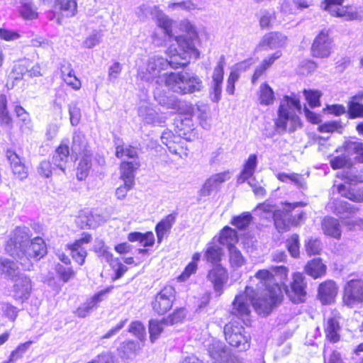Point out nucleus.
Instances as JSON below:
<instances>
[{"mask_svg": "<svg viewBox=\"0 0 363 363\" xmlns=\"http://www.w3.org/2000/svg\"><path fill=\"white\" fill-rule=\"evenodd\" d=\"M185 34L175 38L176 45L172 44L168 49L169 59L154 56L148 60L145 68L138 70V76L143 80L152 81L156 79L157 84H164V76L170 73L165 72L169 67L178 68L186 65L191 59H198L199 52L195 47L198 34L195 27L189 22L182 24Z\"/></svg>", "mask_w": 363, "mask_h": 363, "instance_id": "obj_1", "label": "nucleus"}, {"mask_svg": "<svg viewBox=\"0 0 363 363\" xmlns=\"http://www.w3.org/2000/svg\"><path fill=\"white\" fill-rule=\"evenodd\" d=\"M263 291L258 293L252 286H246L245 292L235 296L233 303L232 313L235 315H247L250 312L252 305L259 315H267L281 302L283 291H286L278 284L274 282V275L267 269L259 270L255 275Z\"/></svg>", "mask_w": 363, "mask_h": 363, "instance_id": "obj_2", "label": "nucleus"}, {"mask_svg": "<svg viewBox=\"0 0 363 363\" xmlns=\"http://www.w3.org/2000/svg\"><path fill=\"white\" fill-rule=\"evenodd\" d=\"M296 111H301L298 99L294 95L284 96L281 101L278 117L275 122L279 130L292 132L301 127V121L296 114Z\"/></svg>", "mask_w": 363, "mask_h": 363, "instance_id": "obj_3", "label": "nucleus"}, {"mask_svg": "<svg viewBox=\"0 0 363 363\" xmlns=\"http://www.w3.org/2000/svg\"><path fill=\"white\" fill-rule=\"evenodd\" d=\"M164 85L174 92L183 94L199 92L203 88L200 77L187 72H170L164 76Z\"/></svg>", "mask_w": 363, "mask_h": 363, "instance_id": "obj_4", "label": "nucleus"}, {"mask_svg": "<svg viewBox=\"0 0 363 363\" xmlns=\"http://www.w3.org/2000/svg\"><path fill=\"white\" fill-rule=\"evenodd\" d=\"M302 203H286L283 211L276 210L274 206L269 203L258 205L256 211H261L260 215H269L274 221V225L279 232L286 231L289 228L290 219L288 217L289 212L294 208L301 206ZM268 218L267 216H265Z\"/></svg>", "mask_w": 363, "mask_h": 363, "instance_id": "obj_5", "label": "nucleus"}, {"mask_svg": "<svg viewBox=\"0 0 363 363\" xmlns=\"http://www.w3.org/2000/svg\"><path fill=\"white\" fill-rule=\"evenodd\" d=\"M30 230L28 227H18L6 246V252L15 259H22L20 250L27 247L30 242Z\"/></svg>", "mask_w": 363, "mask_h": 363, "instance_id": "obj_6", "label": "nucleus"}, {"mask_svg": "<svg viewBox=\"0 0 363 363\" xmlns=\"http://www.w3.org/2000/svg\"><path fill=\"white\" fill-rule=\"evenodd\" d=\"M225 340L228 343L240 351L249 348V338L245 335V328L237 322H232L226 324L224 328Z\"/></svg>", "mask_w": 363, "mask_h": 363, "instance_id": "obj_7", "label": "nucleus"}, {"mask_svg": "<svg viewBox=\"0 0 363 363\" xmlns=\"http://www.w3.org/2000/svg\"><path fill=\"white\" fill-rule=\"evenodd\" d=\"M22 259H18L20 264L27 270H30L31 264L28 262L30 258L39 259L47 254L46 245L43 238L36 237L31 240L27 247L20 250Z\"/></svg>", "mask_w": 363, "mask_h": 363, "instance_id": "obj_8", "label": "nucleus"}, {"mask_svg": "<svg viewBox=\"0 0 363 363\" xmlns=\"http://www.w3.org/2000/svg\"><path fill=\"white\" fill-rule=\"evenodd\" d=\"M343 303L350 308L357 307L363 304V280L352 279L348 281L343 293Z\"/></svg>", "mask_w": 363, "mask_h": 363, "instance_id": "obj_9", "label": "nucleus"}, {"mask_svg": "<svg viewBox=\"0 0 363 363\" xmlns=\"http://www.w3.org/2000/svg\"><path fill=\"white\" fill-rule=\"evenodd\" d=\"M343 0H324L323 3V9L327 11L331 16L343 18L345 20H357L361 16L351 6H342Z\"/></svg>", "mask_w": 363, "mask_h": 363, "instance_id": "obj_10", "label": "nucleus"}, {"mask_svg": "<svg viewBox=\"0 0 363 363\" xmlns=\"http://www.w3.org/2000/svg\"><path fill=\"white\" fill-rule=\"evenodd\" d=\"M225 65V57L224 56H221L212 72L211 82L210 84V95L211 101L213 102H218L221 98Z\"/></svg>", "mask_w": 363, "mask_h": 363, "instance_id": "obj_11", "label": "nucleus"}, {"mask_svg": "<svg viewBox=\"0 0 363 363\" xmlns=\"http://www.w3.org/2000/svg\"><path fill=\"white\" fill-rule=\"evenodd\" d=\"M231 177L230 171H225L220 173L212 174L203 183L202 187L199 191V199L211 195L214 192H217L221 185L228 181Z\"/></svg>", "mask_w": 363, "mask_h": 363, "instance_id": "obj_12", "label": "nucleus"}, {"mask_svg": "<svg viewBox=\"0 0 363 363\" xmlns=\"http://www.w3.org/2000/svg\"><path fill=\"white\" fill-rule=\"evenodd\" d=\"M333 46V40L328 31L323 30L315 38L311 45L312 55L319 58L328 57L332 52Z\"/></svg>", "mask_w": 363, "mask_h": 363, "instance_id": "obj_13", "label": "nucleus"}, {"mask_svg": "<svg viewBox=\"0 0 363 363\" xmlns=\"http://www.w3.org/2000/svg\"><path fill=\"white\" fill-rule=\"evenodd\" d=\"M207 280L211 282L217 296L223 292L224 286L228 281V273L225 267L220 264H214L206 276Z\"/></svg>", "mask_w": 363, "mask_h": 363, "instance_id": "obj_14", "label": "nucleus"}, {"mask_svg": "<svg viewBox=\"0 0 363 363\" xmlns=\"http://www.w3.org/2000/svg\"><path fill=\"white\" fill-rule=\"evenodd\" d=\"M12 281H13L11 289L13 298L21 303L27 301L32 291L30 279L28 276L21 274Z\"/></svg>", "mask_w": 363, "mask_h": 363, "instance_id": "obj_15", "label": "nucleus"}, {"mask_svg": "<svg viewBox=\"0 0 363 363\" xmlns=\"http://www.w3.org/2000/svg\"><path fill=\"white\" fill-rule=\"evenodd\" d=\"M175 289L172 286H164L155 296L152 308L159 314H164L172 306Z\"/></svg>", "mask_w": 363, "mask_h": 363, "instance_id": "obj_16", "label": "nucleus"}, {"mask_svg": "<svg viewBox=\"0 0 363 363\" xmlns=\"http://www.w3.org/2000/svg\"><path fill=\"white\" fill-rule=\"evenodd\" d=\"M340 315L337 311H333L330 315L325 318L324 332L326 339L330 342L336 343L340 340Z\"/></svg>", "mask_w": 363, "mask_h": 363, "instance_id": "obj_17", "label": "nucleus"}, {"mask_svg": "<svg viewBox=\"0 0 363 363\" xmlns=\"http://www.w3.org/2000/svg\"><path fill=\"white\" fill-rule=\"evenodd\" d=\"M91 240V235L84 233L81 238L75 240L72 244L67 245V248L70 250L72 257L79 265L84 264L87 256V252L84 245L89 243Z\"/></svg>", "mask_w": 363, "mask_h": 363, "instance_id": "obj_18", "label": "nucleus"}, {"mask_svg": "<svg viewBox=\"0 0 363 363\" xmlns=\"http://www.w3.org/2000/svg\"><path fill=\"white\" fill-rule=\"evenodd\" d=\"M156 22L157 24V26L159 28L161 29L162 33H163V38L162 40H160L157 37L158 33H155V39L154 42L157 45H162L163 43H164L167 40L172 41L173 40V35H172V20L165 14H164L162 12H158L156 16ZM175 37L174 38V40L175 41Z\"/></svg>", "mask_w": 363, "mask_h": 363, "instance_id": "obj_19", "label": "nucleus"}, {"mask_svg": "<svg viewBox=\"0 0 363 363\" xmlns=\"http://www.w3.org/2000/svg\"><path fill=\"white\" fill-rule=\"evenodd\" d=\"M338 287L333 280H327L321 283L318 289V297L324 304H331L337 296Z\"/></svg>", "mask_w": 363, "mask_h": 363, "instance_id": "obj_20", "label": "nucleus"}, {"mask_svg": "<svg viewBox=\"0 0 363 363\" xmlns=\"http://www.w3.org/2000/svg\"><path fill=\"white\" fill-rule=\"evenodd\" d=\"M306 286L304 276L301 273L294 274L291 285V292L294 295L289 294L293 302L298 303L304 301L306 295Z\"/></svg>", "mask_w": 363, "mask_h": 363, "instance_id": "obj_21", "label": "nucleus"}, {"mask_svg": "<svg viewBox=\"0 0 363 363\" xmlns=\"http://www.w3.org/2000/svg\"><path fill=\"white\" fill-rule=\"evenodd\" d=\"M287 43V37L279 32H271L263 36L259 45L266 49L284 48Z\"/></svg>", "mask_w": 363, "mask_h": 363, "instance_id": "obj_22", "label": "nucleus"}, {"mask_svg": "<svg viewBox=\"0 0 363 363\" xmlns=\"http://www.w3.org/2000/svg\"><path fill=\"white\" fill-rule=\"evenodd\" d=\"M190 117L188 113L186 116H179L175 121L177 134L187 140H191L194 136V124Z\"/></svg>", "mask_w": 363, "mask_h": 363, "instance_id": "obj_23", "label": "nucleus"}, {"mask_svg": "<svg viewBox=\"0 0 363 363\" xmlns=\"http://www.w3.org/2000/svg\"><path fill=\"white\" fill-rule=\"evenodd\" d=\"M143 347L134 340H127L122 342L118 348L120 357L124 361L133 360Z\"/></svg>", "mask_w": 363, "mask_h": 363, "instance_id": "obj_24", "label": "nucleus"}, {"mask_svg": "<svg viewBox=\"0 0 363 363\" xmlns=\"http://www.w3.org/2000/svg\"><path fill=\"white\" fill-rule=\"evenodd\" d=\"M138 116L147 124H160L164 123L166 117L158 113L155 109L148 106H141L138 109Z\"/></svg>", "mask_w": 363, "mask_h": 363, "instance_id": "obj_25", "label": "nucleus"}, {"mask_svg": "<svg viewBox=\"0 0 363 363\" xmlns=\"http://www.w3.org/2000/svg\"><path fill=\"white\" fill-rule=\"evenodd\" d=\"M187 111H189V115L190 116H196L198 118L201 125L203 128H209L210 124L208 121L210 120V110L207 105H196V107L193 106H189L187 107Z\"/></svg>", "mask_w": 363, "mask_h": 363, "instance_id": "obj_26", "label": "nucleus"}, {"mask_svg": "<svg viewBox=\"0 0 363 363\" xmlns=\"http://www.w3.org/2000/svg\"><path fill=\"white\" fill-rule=\"evenodd\" d=\"M69 150L67 142L62 141L56 149L52 157V162L63 172L65 171L66 164L69 160Z\"/></svg>", "mask_w": 363, "mask_h": 363, "instance_id": "obj_27", "label": "nucleus"}, {"mask_svg": "<svg viewBox=\"0 0 363 363\" xmlns=\"http://www.w3.org/2000/svg\"><path fill=\"white\" fill-rule=\"evenodd\" d=\"M208 351L211 357L218 363L222 362L228 356V352L224 344L215 339L211 340L208 345Z\"/></svg>", "mask_w": 363, "mask_h": 363, "instance_id": "obj_28", "label": "nucleus"}, {"mask_svg": "<svg viewBox=\"0 0 363 363\" xmlns=\"http://www.w3.org/2000/svg\"><path fill=\"white\" fill-rule=\"evenodd\" d=\"M140 167V163L136 161L123 162L120 167V178L125 183L135 184V171Z\"/></svg>", "mask_w": 363, "mask_h": 363, "instance_id": "obj_29", "label": "nucleus"}, {"mask_svg": "<svg viewBox=\"0 0 363 363\" xmlns=\"http://www.w3.org/2000/svg\"><path fill=\"white\" fill-rule=\"evenodd\" d=\"M322 230L325 235L340 239L342 231L340 224L337 219L333 217H326L322 221Z\"/></svg>", "mask_w": 363, "mask_h": 363, "instance_id": "obj_30", "label": "nucleus"}, {"mask_svg": "<svg viewBox=\"0 0 363 363\" xmlns=\"http://www.w3.org/2000/svg\"><path fill=\"white\" fill-rule=\"evenodd\" d=\"M257 165V157L255 154L250 155L244 164L243 169L241 171L238 182L241 184L246 181L252 179V176Z\"/></svg>", "mask_w": 363, "mask_h": 363, "instance_id": "obj_31", "label": "nucleus"}, {"mask_svg": "<svg viewBox=\"0 0 363 363\" xmlns=\"http://www.w3.org/2000/svg\"><path fill=\"white\" fill-rule=\"evenodd\" d=\"M7 157L10 162L13 173L21 180L26 178L28 176L27 169L17 154L13 152H8Z\"/></svg>", "mask_w": 363, "mask_h": 363, "instance_id": "obj_32", "label": "nucleus"}, {"mask_svg": "<svg viewBox=\"0 0 363 363\" xmlns=\"http://www.w3.org/2000/svg\"><path fill=\"white\" fill-rule=\"evenodd\" d=\"M305 272L313 278L318 279L325 274L326 266L322 263L320 258L313 259L306 264Z\"/></svg>", "mask_w": 363, "mask_h": 363, "instance_id": "obj_33", "label": "nucleus"}, {"mask_svg": "<svg viewBox=\"0 0 363 363\" xmlns=\"http://www.w3.org/2000/svg\"><path fill=\"white\" fill-rule=\"evenodd\" d=\"M281 52L280 50L276 51L274 54L264 58L262 63L256 68L254 74L252 76V83L255 82L262 75V74L269 69L273 63L281 56Z\"/></svg>", "mask_w": 363, "mask_h": 363, "instance_id": "obj_34", "label": "nucleus"}, {"mask_svg": "<svg viewBox=\"0 0 363 363\" xmlns=\"http://www.w3.org/2000/svg\"><path fill=\"white\" fill-rule=\"evenodd\" d=\"M72 150L77 155L90 152L87 147V142L85 135L82 132L79 130L74 132Z\"/></svg>", "mask_w": 363, "mask_h": 363, "instance_id": "obj_35", "label": "nucleus"}, {"mask_svg": "<svg viewBox=\"0 0 363 363\" xmlns=\"http://www.w3.org/2000/svg\"><path fill=\"white\" fill-rule=\"evenodd\" d=\"M0 273L11 280L21 274L16 264L6 258L0 259Z\"/></svg>", "mask_w": 363, "mask_h": 363, "instance_id": "obj_36", "label": "nucleus"}, {"mask_svg": "<svg viewBox=\"0 0 363 363\" xmlns=\"http://www.w3.org/2000/svg\"><path fill=\"white\" fill-rule=\"evenodd\" d=\"M77 4L75 0H60L54 5L55 11H59L62 16L71 17L77 12Z\"/></svg>", "mask_w": 363, "mask_h": 363, "instance_id": "obj_37", "label": "nucleus"}, {"mask_svg": "<svg viewBox=\"0 0 363 363\" xmlns=\"http://www.w3.org/2000/svg\"><path fill=\"white\" fill-rule=\"evenodd\" d=\"M19 12L26 20H33L38 16V9L30 0H22L21 1Z\"/></svg>", "mask_w": 363, "mask_h": 363, "instance_id": "obj_38", "label": "nucleus"}, {"mask_svg": "<svg viewBox=\"0 0 363 363\" xmlns=\"http://www.w3.org/2000/svg\"><path fill=\"white\" fill-rule=\"evenodd\" d=\"M223 255V249L216 244H210L207 246L204 257L207 262L213 264H220Z\"/></svg>", "mask_w": 363, "mask_h": 363, "instance_id": "obj_39", "label": "nucleus"}, {"mask_svg": "<svg viewBox=\"0 0 363 363\" xmlns=\"http://www.w3.org/2000/svg\"><path fill=\"white\" fill-rule=\"evenodd\" d=\"M175 222V216L173 214H169L165 218L162 220L155 228L158 242H160L164 235L170 230L172 225Z\"/></svg>", "mask_w": 363, "mask_h": 363, "instance_id": "obj_40", "label": "nucleus"}, {"mask_svg": "<svg viewBox=\"0 0 363 363\" xmlns=\"http://www.w3.org/2000/svg\"><path fill=\"white\" fill-rule=\"evenodd\" d=\"M228 258L230 266L234 270L240 269L246 263V259L235 247H230L228 250Z\"/></svg>", "mask_w": 363, "mask_h": 363, "instance_id": "obj_41", "label": "nucleus"}, {"mask_svg": "<svg viewBox=\"0 0 363 363\" xmlns=\"http://www.w3.org/2000/svg\"><path fill=\"white\" fill-rule=\"evenodd\" d=\"M274 94L273 89L267 83H263L259 89L258 99L264 106H269L274 103Z\"/></svg>", "mask_w": 363, "mask_h": 363, "instance_id": "obj_42", "label": "nucleus"}, {"mask_svg": "<svg viewBox=\"0 0 363 363\" xmlns=\"http://www.w3.org/2000/svg\"><path fill=\"white\" fill-rule=\"evenodd\" d=\"M238 238L237 233L235 230L225 227L223 229L218 241L223 245H226L230 249V247H235V244L238 242Z\"/></svg>", "mask_w": 363, "mask_h": 363, "instance_id": "obj_43", "label": "nucleus"}, {"mask_svg": "<svg viewBox=\"0 0 363 363\" xmlns=\"http://www.w3.org/2000/svg\"><path fill=\"white\" fill-rule=\"evenodd\" d=\"M93 250L102 260H105L107 262L113 261V254L109 251L108 247L106 245L104 240L96 239L94 242Z\"/></svg>", "mask_w": 363, "mask_h": 363, "instance_id": "obj_44", "label": "nucleus"}, {"mask_svg": "<svg viewBox=\"0 0 363 363\" xmlns=\"http://www.w3.org/2000/svg\"><path fill=\"white\" fill-rule=\"evenodd\" d=\"M84 157L81 159L77 167V177L79 180L84 179L89 172L91 168V153H84Z\"/></svg>", "mask_w": 363, "mask_h": 363, "instance_id": "obj_45", "label": "nucleus"}, {"mask_svg": "<svg viewBox=\"0 0 363 363\" xmlns=\"http://www.w3.org/2000/svg\"><path fill=\"white\" fill-rule=\"evenodd\" d=\"M164 325H167L165 320L162 321L151 320L149 323V333L151 342L154 343L158 339L161 333L163 331Z\"/></svg>", "mask_w": 363, "mask_h": 363, "instance_id": "obj_46", "label": "nucleus"}, {"mask_svg": "<svg viewBox=\"0 0 363 363\" xmlns=\"http://www.w3.org/2000/svg\"><path fill=\"white\" fill-rule=\"evenodd\" d=\"M111 289L112 287H108L100 291L88 299L84 305L89 311H91L94 308L98 306L99 303L104 300V296L108 294Z\"/></svg>", "mask_w": 363, "mask_h": 363, "instance_id": "obj_47", "label": "nucleus"}, {"mask_svg": "<svg viewBox=\"0 0 363 363\" xmlns=\"http://www.w3.org/2000/svg\"><path fill=\"white\" fill-rule=\"evenodd\" d=\"M7 101L5 95H0V124L10 128L11 126V118L6 108Z\"/></svg>", "mask_w": 363, "mask_h": 363, "instance_id": "obj_48", "label": "nucleus"}, {"mask_svg": "<svg viewBox=\"0 0 363 363\" xmlns=\"http://www.w3.org/2000/svg\"><path fill=\"white\" fill-rule=\"evenodd\" d=\"M128 332L136 337L140 341L143 342L146 338V330L143 324L138 320L130 323Z\"/></svg>", "mask_w": 363, "mask_h": 363, "instance_id": "obj_49", "label": "nucleus"}, {"mask_svg": "<svg viewBox=\"0 0 363 363\" xmlns=\"http://www.w3.org/2000/svg\"><path fill=\"white\" fill-rule=\"evenodd\" d=\"M305 247L308 255H319L322 250V244L318 238H311L306 241Z\"/></svg>", "mask_w": 363, "mask_h": 363, "instance_id": "obj_50", "label": "nucleus"}, {"mask_svg": "<svg viewBox=\"0 0 363 363\" xmlns=\"http://www.w3.org/2000/svg\"><path fill=\"white\" fill-rule=\"evenodd\" d=\"M338 191L339 193L349 199L350 200L354 201V202H362L363 201V190H358L356 191H345V186L340 185L338 186Z\"/></svg>", "mask_w": 363, "mask_h": 363, "instance_id": "obj_51", "label": "nucleus"}, {"mask_svg": "<svg viewBox=\"0 0 363 363\" xmlns=\"http://www.w3.org/2000/svg\"><path fill=\"white\" fill-rule=\"evenodd\" d=\"M79 220L81 221V227L84 228H96V223L94 220V214L89 211H82L79 213Z\"/></svg>", "mask_w": 363, "mask_h": 363, "instance_id": "obj_52", "label": "nucleus"}, {"mask_svg": "<svg viewBox=\"0 0 363 363\" xmlns=\"http://www.w3.org/2000/svg\"><path fill=\"white\" fill-rule=\"evenodd\" d=\"M55 270L60 278L64 282H67L69 279H73L76 275V272L72 269V268L65 267L60 264L56 265Z\"/></svg>", "mask_w": 363, "mask_h": 363, "instance_id": "obj_53", "label": "nucleus"}, {"mask_svg": "<svg viewBox=\"0 0 363 363\" xmlns=\"http://www.w3.org/2000/svg\"><path fill=\"white\" fill-rule=\"evenodd\" d=\"M116 155L118 158H123L125 156L128 158L133 159L137 156V151L133 147L118 145L116 147Z\"/></svg>", "mask_w": 363, "mask_h": 363, "instance_id": "obj_54", "label": "nucleus"}, {"mask_svg": "<svg viewBox=\"0 0 363 363\" xmlns=\"http://www.w3.org/2000/svg\"><path fill=\"white\" fill-rule=\"evenodd\" d=\"M275 11L267 9L261 10L259 13V25L262 28L269 27L271 21L275 18Z\"/></svg>", "mask_w": 363, "mask_h": 363, "instance_id": "obj_55", "label": "nucleus"}, {"mask_svg": "<svg viewBox=\"0 0 363 363\" xmlns=\"http://www.w3.org/2000/svg\"><path fill=\"white\" fill-rule=\"evenodd\" d=\"M29 62L28 60H22L16 64L13 68V77L16 79H21L26 74H28Z\"/></svg>", "mask_w": 363, "mask_h": 363, "instance_id": "obj_56", "label": "nucleus"}, {"mask_svg": "<svg viewBox=\"0 0 363 363\" xmlns=\"http://www.w3.org/2000/svg\"><path fill=\"white\" fill-rule=\"evenodd\" d=\"M288 250L293 257H297L299 255V239L296 234L291 235L287 240L286 244Z\"/></svg>", "mask_w": 363, "mask_h": 363, "instance_id": "obj_57", "label": "nucleus"}, {"mask_svg": "<svg viewBox=\"0 0 363 363\" xmlns=\"http://www.w3.org/2000/svg\"><path fill=\"white\" fill-rule=\"evenodd\" d=\"M62 74L65 83L76 90L79 89L81 82L76 77L72 70H69L67 73L65 72V70H62Z\"/></svg>", "mask_w": 363, "mask_h": 363, "instance_id": "obj_58", "label": "nucleus"}, {"mask_svg": "<svg viewBox=\"0 0 363 363\" xmlns=\"http://www.w3.org/2000/svg\"><path fill=\"white\" fill-rule=\"evenodd\" d=\"M303 94L311 107L313 108L320 106L319 100L321 96L320 91L314 90H304Z\"/></svg>", "mask_w": 363, "mask_h": 363, "instance_id": "obj_59", "label": "nucleus"}, {"mask_svg": "<svg viewBox=\"0 0 363 363\" xmlns=\"http://www.w3.org/2000/svg\"><path fill=\"white\" fill-rule=\"evenodd\" d=\"M252 216L248 212H245L240 216L234 218L233 224L238 228L243 229L248 226L251 222Z\"/></svg>", "mask_w": 363, "mask_h": 363, "instance_id": "obj_60", "label": "nucleus"}, {"mask_svg": "<svg viewBox=\"0 0 363 363\" xmlns=\"http://www.w3.org/2000/svg\"><path fill=\"white\" fill-rule=\"evenodd\" d=\"M102 38V34L99 31H94L84 41L83 45L85 48H92L100 43Z\"/></svg>", "mask_w": 363, "mask_h": 363, "instance_id": "obj_61", "label": "nucleus"}, {"mask_svg": "<svg viewBox=\"0 0 363 363\" xmlns=\"http://www.w3.org/2000/svg\"><path fill=\"white\" fill-rule=\"evenodd\" d=\"M69 113L72 125H78L81 119V110L76 104L69 105Z\"/></svg>", "mask_w": 363, "mask_h": 363, "instance_id": "obj_62", "label": "nucleus"}, {"mask_svg": "<svg viewBox=\"0 0 363 363\" xmlns=\"http://www.w3.org/2000/svg\"><path fill=\"white\" fill-rule=\"evenodd\" d=\"M172 138H175L171 132H164L161 136L162 143L167 147L169 152L178 154V149L174 145L175 142L171 140Z\"/></svg>", "mask_w": 363, "mask_h": 363, "instance_id": "obj_63", "label": "nucleus"}, {"mask_svg": "<svg viewBox=\"0 0 363 363\" xmlns=\"http://www.w3.org/2000/svg\"><path fill=\"white\" fill-rule=\"evenodd\" d=\"M349 114L351 118L363 117V105L355 101L349 104Z\"/></svg>", "mask_w": 363, "mask_h": 363, "instance_id": "obj_64", "label": "nucleus"}]
</instances>
